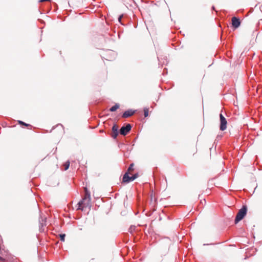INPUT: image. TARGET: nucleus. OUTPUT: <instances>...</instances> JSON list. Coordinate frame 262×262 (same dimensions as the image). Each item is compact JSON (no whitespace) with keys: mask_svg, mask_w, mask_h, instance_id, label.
I'll list each match as a JSON object with an SVG mask.
<instances>
[{"mask_svg":"<svg viewBox=\"0 0 262 262\" xmlns=\"http://www.w3.org/2000/svg\"><path fill=\"white\" fill-rule=\"evenodd\" d=\"M77 209L83 210L85 208H90L91 206V195L86 188H85L84 197L79 202Z\"/></svg>","mask_w":262,"mask_h":262,"instance_id":"obj_1","label":"nucleus"},{"mask_svg":"<svg viewBox=\"0 0 262 262\" xmlns=\"http://www.w3.org/2000/svg\"><path fill=\"white\" fill-rule=\"evenodd\" d=\"M247 210V207L246 206H243L242 208L238 211L237 214H236L235 219V224H237L244 217L246 214Z\"/></svg>","mask_w":262,"mask_h":262,"instance_id":"obj_2","label":"nucleus"},{"mask_svg":"<svg viewBox=\"0 0 262 262\" xmlns=\"http://www.w3.org/2000/svg\"><path fill=\"white\" fill-rule=\"evenodd\" d=\"M220 129L222 131H224L227 128V122L226 119L224 117L222 113L220 114Z\"/></svg>","mask_w":262,"mask_h":262,"instance_id":"obj_3","label":"nucleus"},{"mask_svg":"<svg viewBox=\"0 0 262 262\" xmlns=\"http://www.w3.org/2000/svg\"><path fill=\"white\" fill-rule=\"evenodd\" d=\"M131 130V124H127L125 126H122L120 129V134L122 135H126Z\"/></svg>","mask_w":262,"mask_h":262,"instance_id":"obj_4","label":"nucleus"},{"mask_svg":"<svg viewBox=\"0 0 262 262\" xmlns=\"http://www.w3.org/2000/svg\"><path fill=\"white\" fill-rule=\"evenodd\" d=\"M131 171V164L128 167L127 172L125 173L123 177L122 182L123 183H129L131 180V177L128 176V173H130Z\"/></svg>","mask_w":262,"mask_h":262,"instance_id":"obj_5","label":"nucleus"},{"mask_svg":"<svg viewBox=\"0 0 262 262\" xmlns=\"http://www.w3.org/2000/svg\"><path fill=\"white\" fill-rule=\"evenodd\" d=\"M240 24L241 21L238 18L236 17H233L232 18V25L233 27L237 28L240 26Z\"/></svg>","mask_w":262,"mask_h":262,"instance_id":"obj_6","label":"nucleus"},{"mask_svg":"<svg viewBox=\"0 0 262 262\" xmlns=\"http://www.w3.org/2000/svg\"><path fill=\"white\" fill-rule=\"evenodd\" d=\"M10 256L11 255L7 253L4 257L0 256V261L2 262H5L6 260H8L10 259Z\"/></svg>","mask_w":262,"mask_h":262,"instance_id":"obj_7","label":"nucleus"},{"mask_svg":"<svg viewBox=\"0 0 262 262\" xmlns=\"http://www.w3.org/2000/svg\"><path fill=\"white\" fill-rule=\"evenodd\" d=\"M131 116V110L125 111L122 115V118H127Z\"/></svg>","mask_w":262,"mask_h":262,"instance_id":"obj_8","label":"nucleus"},{"mask_svg":"<svg viewBox=\"0 0 262 262\" xmlns=\"http://www.w3.org/2000/svg\"><path fill=\"white\" fill-rule=\"evenodd\" d=\"M119 107V105L118 104H116L115 105L113 106L110 109V111L115 112Z\"/></svg>","mask_w":262,"mask_h":262,"instance_id":"obj_9","label":"nucleus"},{"mask_svg":"<svg viewBox=\"0 0 262 262\" xmlns=\"http://www.w3.org/2000/svg\"><path fill=\"white\" fill-rule=\"evenodd\" d=\"M112 132L113 133H117L118 132V127L117 124H114L112 127Z\"/></svg>","mask_w":262,"mask_h":262,"instance_id":"obj_10","label":"nucleus"},{"mask_svg":"<svg viewBox=\"0 0 262 262\" xmlns=\"http://www.w3.org/2000/svg\"><path fill=\"white\" fill-rule=\"evenodd\" d=\"M46 219H41V220L39 221V223L41 227H43L44 226L46 225Z\"/></svg>","mask_w":262,"mask_h":262,"instance_id":"obj_11","label":"nucleus"},{"mask_svg":"<svg viewBox=\"0 0 262 262\" xmlns=\"http://www.w3.org/2000/svg\"><path fill=\"white\" fill-rule=\"evenodd\" d=\"M64 167V170H67L69 167V166H70V162L69 161H67L63 165Z\"/></svg>","mask_w":262,"mask_h":262,"instance_id":"obj_12","label":"nucleus"},{"mask_svg":"<svg viewBox=\"0 0 262 262\" xmlns=\"http://www.w3.org/2000/svg\"><path fill=\"white\" fill-rule=\"evenodd\" d=\"M144 116L145 117L148 116V109L147 108H145L144 109Z\"/></svg>","mask_w":262,"mask_h":262,"instance_id":"obj_13","label":"nucleus"},{"mask_svg":"<svg viewBox=\"0 0 262 262\" xmlns=\"http://www.w3.org/2000/svg\"><path fill=\"white\" fill-rule=\"evenodd\" d=\"M139 174L137 173H135V174H132V181H133L134 180H135L137 178H138L139 177Z\"/></svg>","mask_w":262,"mask_h":262,"instance_id":"obj_14","label":"nucleus"},{"mask_svg":"<svg viewBox=\"0 0 262 262\" xmlns=\"http://www.w3.org/2000/svg\"><path fill=\"white\" fill-rule=\"evenodd\" d=\"M66 235L64 234H60V240L62 242L64 241V237Z\"/></svg>","mask_w":262,"mask_h":262,"instance_id":"obj_15","label":"nucleus"},{"mask_svg":"<svg viewBox=\"0 0 262 262\" xmlns=\"http://www.w3.org/2000/svg\"><path fill=\"white\" fill-rule=\"evenodd\" d=\"M118 135V132H117V133H113V132L112 137L113 138H116L117 137Z\"/></svg>","mask_w":262,"mask_h":262,"instance_id":"obj_16","label":"nucleus"},{"mask_svg":"<svg viewBox=\"0 0 262 262\" xmlns=\"http://www.w3.org/2000/svg\"><path fill=\"white\" fill-rule=\"evenodd\" d=\"M18 123H19V124H23V125H25V126H29V124H27V123H25V122H23V121H18Z\"/></svg>","mask_w":262,"mask_h":262,"instance_id":"obj_17","label":"nucleus"},{"mask_svg":"<svg viewBox=\"0 0 262 262\" xmlns=\"http://www.w3.org/2000/svg\"><path fill=\"white\" fill-rule=\"evenodd\" d=\"M129 153L128 151H127L126 152H125V153L124 154V156H125L126 157H127V158H128V157H129Z\"/></svg>","mask_w":262,"mask_h":262,"instance_id":"obj_18","label":"nucleus"},{"mask_svg":"<svg viewBox=\"0 0 262 262\" xmlns=\"http://www.w3.org/2000/svg\"><path fill=\"white\" fill-rule=\"evenodd\" d=\"M121 214H122V215H125L126 214L125 211L121 212Z\"/></svg>","mask_w":262,"mask_h":262,"instance_id":"obj_19","label":"nucleus"},{"mask_svg":"<svg viewBox=\"0 0 262 262\" xmlns=\"http://www.w3.org/2000/svg\"><path fill=\"white\" fill-rule=\"evenodd\" d=\"M121 17H122V16H120L119 17V18H118V20H119V21H121Z\"/></svg>","mask_w":262,"mask_h":262,"instance_id":"obj_20","label":"nucleus"},{"mask_svg":"<svg viewBox=\"0 0 262 262\" xmlns=\"http://www.w3.org/2000/svg\"><path fill=\"white\" fill-rule=\"evenodd\" d=\"M134 113H135V112L134 111H132V115H133Z\"/></svg>","mask_w":262,"mask_h":262,"instance_id":"obj_21","label":"nucleus"},{"mask_svg":"<svg viewBox=\"0 0 262 262\" xmlns=\"http://www.w3.org/2000/svg\"><path fill=\"white\" fill-rule=\"evenodd\" d=\"M133 165H134V164H133V163H132V167H133ZM133 170V169L132 168V170Z\"/></svg>","mask_w":262,"mask_h":262,"instance_id":"obj_22","label":"nucleus"},{"mask_svg":"<svg viewBox=\"0 0 262 262\" xmlns=\"http://www.w3.org/2000/svg\"><path fill=\"white\" fill-rule=\"evenodd\" d=\"M132 250H134V248H133V246H132Z\"/></svg>","mask_w":262,"mask_h":262,"instance_id":"obj_23","label":"nucleus"},{"mask_svg":"<svg viewBox=\"0 0 262 262\" xmlns=\"http://www.w3.org/2000/svg\"><path fill=\"white\" fill-rule=\"evenodd\" d=\"M130 228H131V227L129 228V229H128L129 231L130 230Z\"/></svg>","mask_w":262,"mask_h":262,"instance_id":"obj_24","label":"nucleus"}]
</instances>
